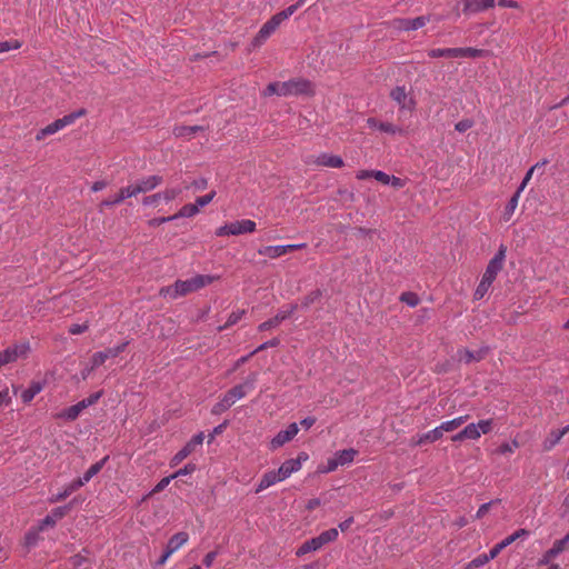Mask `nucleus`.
Masks as SVG:
<instances>
[{
	"label": "nucleus",
	"mask_w": 569,
	"mask_h": 569,
	"mask_svg": "<svg viewBox=\"0 0 569 569\" xmlns=\"http://www.w3.org/2000/svg\"><path fill=\"white\" fill-rule=\"evenodd\" d=\"M218 277L210 274H196L194 277L186 280H177L172 286L161 290V293L166 292L172 299L178 297L187 296L191 292L198 291L199 289L211 284Z\"/></svg>",
	"instance_id": "nucleus-1"
},
{
	"label": "nucleus",
	"mask_w": 569,
	"mask_h": 569,
	"mask_svg": "<svg viewBox=\"0 0 569 569\" xmlns=\"http://www.w3.org/2000/svg\"><path fill=\"white\" fill-rule=\"evenodd\" d=\"M258 379L257 372H251L243 383L228 390L223 397L212 407V415H220L228 410L238 399L243 398L248 390H252Z\"/></svg>",
	"instance_id": "nucleus-2"
},
{
	"label": "nucleus",
	"mask_w": 569,
	"mask_h": 569,
	"mask_svg": "<svg viewBox=\"0 0 569 569\" xmlns=\"http://www.w3.org/2000/svg\"><path fill=\"white\" fill-rule=\"evenodd\" d=\"M488 51L477 48H437L428 51L430 58H482Z\"/></svg>",
	"instance_id": "nucleus-3"
},
{
	"label": "nucleus",
	"mask_w": 569,
	"mask_h": 569,
	"mask_svg": "<svg viewBox=\"0 0 569 569\" xmlns=\"http://www.w3.org/2000/svg\"><path fill=\"white\" fill-rule=\"evenodd\" d=\"M87 114V110L81 108L77 111H73L69 114L63 116L60 119L54 120L50 124L46 126L44 128L40 129L36 134V140L40 141L44 139L47 136L54 134L56 132L60 131L67 126L72 124L77 119L83 117Z\"/></svg>",
	"instance_id": "nucleus-4"
},
{
	"label": "nucleus",
	"mask_w": 569,
	"mask_h": 569,
	"mask_svg": "<svg viewBox=\"0 0 569 569\" xmlns=\"http://www.w3.org/2000/svg\"><path fill=\"white\" fill-rule=\"evenodd\" d=\"M31 351L30 342L13 343L0 352V368L16 362L18 359H27Z\"/></svg>",
	"instance_id": "nucleus-5"
},
{
	"label": "nucleus",
	"mask_w": 569,
	"mask_h": 569,
	"mask_svg": "<svg viewBox=\"0 0 569 569\" xmlns=\"http://www.w3.org/2000/svg\"><path fill=\"white\" fill-rule=\"evenodd\" d=\"M256 230V222L249 219L226 223L216 230L217 237L239 236L251 233Z\"/></svg>",
	"instance_id": "nucleus-6"
},
{
	"label": "nucleus",
	"mask_w": 569,
	"mask_h": 569,
	"mask_svg": "<svg viewBox=\"0 0 569 569\" xmlns=\"http://www.w3.org/2000/svg\"><path fill=\"white\" fill-rule=\"evenodd\" d=\"M311 83L305 79H290L284 82H280V96H298L309 93Z\"/></svg>",
	"instance_id": "nucleus-7"
},
{
	"label": "nucleus",
	"mask_w": 569,
	"mask_h": 569,
	"mask_svg": "<svg viewBox=\"0 0 569 569\" xmlns=\"http://www.w3.org/2000/svg\"><path fill=\"white\" fill-rule=\"evenodd\" d=\"M506 247L503 244L500 246L498 252L490 259L486 271L481 279L492 283L503 267L505 258H506Z\"/></svg>",
	"instance_id": "nucleus-8"
},
{
	"label": "nucleus",
	"mask_w": 569,
	"mask_h": 569,
	"mask_svg": "<svg viewBox=\"0 0 569 569\" xmlns=\"http://www.w3.org/2000/svg\"><path fill=\"white\" fill-rule=\"evenodd\" d=\"M390 98L399 106L400 110L411 112L416 108V100L405 86L395 87L390 91Z\"/></svg>",
	"instance_id": "nucleus-9"
},
{
	"label": "nucleus",
	"mask_w": 569,
	"mask_h": 569,
	"mask_svg": "<svg viewBox=\"0 0 569 569\" xmlns=\"http://www.w3.org/2000/svg\"><path fill=\"white\" fill-rule=\"evenodd\" d=\"M162 182H163L162 176L152 174V176H148V177L138 179L134 183L129 184V188H130L133 197H136L139 193H146V192L154 190Z\"/></svg>",
	"instance_id": "nucleus-10"
},
{
	"label": "nucleus",
	"mask_w": 569,
	"mask_h": 569,
	"mask_svg": "<svg viewBox=\"0 0 569 569\" xmlns=\"http://www.w3.org/2000/svg\"><path fill=\"white\" fill-rule=\"evenodd\" d=\"M128 345H129V341H124L116 347L108 348L103 351L94 352L90 359V362H92V368L100 367L109 358L118 357L121 352H123L126 350Z\"/></svg>",
	"instance_id": "nucleus-11"
},
{
	"label": "nucleus",
	"mask_w": 569,
	"mask_h": 569,
	"mask_svg": "<svg viewBox=\"0 0 569 569\" xmlns=\"http://www.w3.org/2000/svg\"><path fill=\"white\" fill-rule=\"evenodd\" d=\"M429 21L430 18L428 16H420L415 19L396 18L391 21V26L398 30L410 31L425 27Z\"/></svg>",
	"instance_id": "nucleus-12"
},
{
	"label": "nucleus",
	"mask_w": 569,
	"mask_h": 569,
	"mask_svg": "<svg viewBox=\"0 0 569 569\" xmlns=\"http://www.w3.org/2000/svg\"><path fill=\"white\" fill-rule=\"evenodd\" d=\"M569 546V532L561 539L556 540L550 549H548L538 561V566L551 565L552 559L567 549Z\"/></svg>",
	"instance_id": "nucleus-13"
},
{
	"label": "nucleus",
	"mask_w": 569,
	"mask_h": 569,
	"mask_svg": "<svg viewBox=\"0 0 569 569\" xmlns=\"http://www.w3.org/2000/svg\"><path fill=\"white\" fill-rule=\"evenodd\" d=\"M203 439H204V435H203V432H199V433L194 435V436L190 439V441H188V442L186 443V446H184L182 449H180V450H179V451L173 456V458H172V460H171V465H172V466H176V465L180 463L181 461H183V460H184L189 455H191V453L194 451V449H196V447H197V446L202 445Z\"/></svg>",
	"instance_id": "nucleus-14"
},
{
	"label": "nucleus",
	"mask_w": 569,
	"mask_h": 569,
	"mask_svg": "<svg viewBox=\"0 0 569 569\" xmlns=\"http://www.w3.org/2000/svg\"><path fill=\"white\" fill-rule=\"evenodd\" d=\"M297 305H290L287 310H279V312L273 317L263 321L258 326L259 331H267L272 328L278 327L282 321L287 320L292 316V313L297 310Z\"/></svg>",
	"instance_id": "nucleus-15"
},
{
	"label": "nucleus",
	"mask_w": 569,
	"mask_h": 569,
	"mask_svg": "<svg viewBox=\"0 0 569 569\" xmlns=\"http://www.w3.org/2000/svg\"><path fill=\"white\" fill-rule=\"evenodd\" d=\"M308 460L306 452H300L296 459L286 460L278 469L280 477L284 480L293 472L301 469L302 461Z\"/></svg>",
	"instance_id": "nucleus-16"
},
{
	"label": "nucleus",
	"mask_w": 569,
	"mask_h": 569,
	"mask_svg": "<svg viewBox=\"0 0 569 569\" xmlns=\"http://www.w3.org/2000/svg\"><path fill=\"white\" fill-rule=\"evenodd\" d=\"M71 505L53 508L39 523V530H46L48 527H54L57 521L67 516Z\"/></svg>",
	"instance_id": "nucleus-17"
},
{
	"label": "nucleus",
	"mask_w": 569,
	"mask_h": 569,
	"mask_svg": "<svg viewBox=\"0 0 569 569\" xmlns=\"http://www.w3.org/2000/svg\"><path fill=\"white\" fill-rule=\"evenodd\" d=\"M302 3H303V0H299L295 4L289 6L284 10L272 16L268 20V23L271 24L273 27V29H277L284 20H287L289 17H291L298 10V8H300L302 6Z\"/></svg>",
	"instance_id": "nucleus-18"
},
{
	"label": "nucleus",
	"mask_w": 569,
	"mask_h": 569,
	"mask_svg": "<svg viewBox=\"0 0 569 569\" xmlns=\"http://www.w3.org/2000/svg\"><path fill=\"white\" fill-rule=\"evenodd\" d=\"M495 6V0H465L463 13H477L490 9Z\"/></svg>",
	"instance_id": "nucleus-19"
},
{
	"label": "nucleus",
	"mask_w": 569,
	"mask_h": 569,
	"mask_svg": "<svg viewBox=\"0 0 569 569\" xmlns=\"http://www.w3.org/2000/svg\"><path fill=\"white\" fill-rule=\"evenodd\" d=\"M280 481H283V479L280 477V473L278 470L277 471H274V470L267 471L261 477L259 483L256 487L254 492L259 493V492L266 490L267 488L271 487L272 485L280 482Z\"/></svg>",
	"instance_id": "nucleus-20"
},
{
	"label": "nucleus",
	"mask_w": 569,
	"mask_h": 569,
	"mask_svg": "<svg viewBox=\"0 0 569 569\" xmlns=\"http://www.w3.org/2000/svg\"><path fill=\"white\" fill-rule=\"evenodd\" d=\"M367 126L371 129H378L382 132L390 133V134L403 132V130L400 127L395 126L390 122L379 121L378 119L372 118V117L367 119Z\"/></svg>",
	"instance_id": "nucleus-21"
},
{
	"label": "nucleus",
	"mask_w": 569,
	"mask_h": 569,
	"mask_svg": "<svg viewBox=\"0 0 569 569\" xmlns=\"http://www.w3.org/2000/svg\"><path fill=\"white\" fill-rule=\"evenodd\" d=\"M569 432V425L563 427L562 429H553L549 432L546 439L542 442L543 450H551L561 438Z\"/></svg>",
	"instance_id": "nucleus-22"
},
{
	"label": "nucleus",
	"mask_w": 569,
	"mask_h": 569,
	"mask_svg": "<svg viewBox=\"0 0 569 569\" xmlns=\"http://www.w3.org/2000/svg\"><path fill=\"white\" fill-rule=\"evenodd\" d=\"M315 163L321 167L329 168H341L345 163L340 156L330 154V153H321L317 157Z\"/></svg>",
	"instance_id": "nucleus-23"
},
{
	"label": "nucleus",
	"mask_w": 569,
	"mask_h": 569,
	"mask_svg": "<svg viewBox=\"0 0 569 569\" xmlns=\"http://www.w3.org/2000/svg\"><path fill=\"white\" fill-rule=\"evenodd\" d=\"M489 349L487 347L481 348L477 351H471L468 349L458 350V355L460 356V360H463L466 363H470L472 361H481L487 356Z\"/></svg>",
	"instance_id": "nucleus-24"
},
{
	"label": "nucleus",
	"mask_w": 569,
	"mask_h": 569,
	"mask_svg": "<svg viewBox=\"0 0 569 569\" xmlns=\"http://www.w3.org/2000/svg\"><path fill=\"white\" fill-rule=\"evenodd\" d=\"M133 197L129 186L127 187H123L119 190L118 193H116L113 197H110L108 199H104L100 207L103 208V207H111V206H116V204H119L121 203L122 201H124L126 199L128 198H131Z\"/></svg>",
	"instance_id": "nucleus-25"
},
{
	"label": "nucleus",
	"mask_w": 569,
	"mask_h": 569,
	"mask_svg": "<svg viewBox=\"0 0 569 569\" xmlns=\"http://www.w3.org/2000/svg\"><path fill=\"white\" fill-rule=\"evenodd\" d=\"M189 539V535L186 531H180L173 535L166 547V550L171 555L183 546Z\"/></svg>",
	"instance_id": "nucleus-26"
},
{
	"label": "nucleus",
	"mask_w": 569,
	"mask_h": 569,
	"mask_svg": "<svg viewBox=\"0 0 569 569\" xmlns=\"http://www.w3.org/2000/svg\"><path fill=\"white\" fill-rule=\"evenodd\" d=\"M276 30L268 21L263 23L251 42L252 47L258 48L262 46Z\"/></svg>",
	"instance_id": "nucleus-27"
},
{
	"label": "nucleus",
	"mask_w": 569,
	"mask_h": 569,
	"mask_svg": "<svg viewBox=\"0 0 569 569\" xmlns=\"http://www.w3.org/2000/svg\"><path fill=\"white\" fill-rule=\"evenodd\" d=\"M441 438L440 431L437 428L423 433L418 435L411 439V446H422L427 442H435Z\"/></svg>",
	"instance_id": "nucleus-28"
},
{
	"label": "nucleus",
	"mask_w": 569,
	"mask_h": 569,
	"mask_svg": "<svg viewBox=\"0 0 569 569\" xmlns=\"http://www.w3.org/2000/svg\"><path fill=\"white\" fill-rule=\"evenodd\" d=\"M84 402L79 401L78 403L68 407L64 409L59 417L63 418L67 421H74L80 413L84 410Z\"/></svg>",
	"instance_id": "nucleus-29"
},
{
	"label": "nucleus",
	"mask_w": 569,
	"mask_h": 569,
	"mask_svg": "<svg viewBox=\"0 0 569 569\" xmlns=\"http://www.w3.org/2000/svg\"><path fill=\"white\" fill-rule=\"evenodd\" d=\"M43 389V385L39 381H32L30 386L22 391L21 399L24 403H29L33 398L40 393Z\"/></svg>",
	"instance_id": "nucleus-30"
},
{
	"label": "nucleus",
	"mask_w": 569,
	"mask_h": 569,
	"mask_svg": "<svg viewBox=\"0 0 569 569\" xmlns=\"http://www.w3.org/2000/svg\"><path fill=\"white\" fill-rule=\"evenodd\" d=\"M202 130L201 126H177L173 128V134L177 138H190Z\"/></svg>",
	"instance_id": "nucleus-31"
},
{
	"label": "nucleus",
	"mask_w": 569,
	"mask_h": 569,
	"mask_svg": "<svg viewBox=\"0 0 569 569\" xmlns=\"http://www.w3.org/2000/svg\"><path fill=\"white\" fill-rule=\"evenodd\" d=\"M321 548V542L318 541L317 537H313L305 541L296 551L297 557H302L308 552L317 551Z\"/></svg>",
	"instance_id": "nucleus-32"
},
{
	"label": "nucleus",
	"mask_w": 569,
	"mask_h": 569,
	"mask_svg": "<svg viewBox=\"0 0 569 569\" xmlns=\"http://www.w3.org/2000/svg\"><path fill=\"white\" fill-rule=\"evenodd\" d=\"M81 487V482L80 481H72L71 483H69L64 489L63 491L52 496L49 501L51 503H54V502H60V501H63L67 497H69L72 492H74L76 490H78L79 488Z\"/></svg>",
	"instance_id": "nucleus-33"
},
{
	"label": "nucleus",
	"mask_w": 569,
	"mask_h": 569,
	"mask_svg": "<svg viewBox=\"0 0 569 569\" xmlns=\"http://www.w3.org/2000/svg\"><path fill=\"white\" fill-rule=\"evenodd\" d=\"M107 459H108V457H106L102 460L90 466V468L83 473V476L81 478L77 479L76 481H80L81 487L84 483L89 482L93 476H96L98 472H100V470L102 469Z\"/></svg>",
	"instance_id": "nucleus-34"
},
{
	"label": "nucleus",
	"mask_w": 569,
	"mask_h": 569,
	"mask_svg": "<svg viewBox=\"0 0 569 569\" xmlns=\"http://www.w3.org/2000/svg\"><path fill=\"white\" fill-rule=\"evenodd\" d=\"M357 455H358V451L353 448L343 449V450L337 451L335 453V456L338 459V463H340V466L351 463L355 460V457Z\"/></svg>",
	"instance_id": "nucleus-35"
},
{
	"label": "nucleus",
	"mask_w": 569,
	"mask_h": 569,
	"mask_svg": "<svg viewBox=\"0 0 569 569\" xmlns=\"http://www.w3.org/2000/svg\"><path fill=\"white\" fill-rule=\"evenodd\" d=\"M258 253L260 256L268 257L270 259H276L283 256V249L280 246H266L258 249Z\"/></svg>",
	"instance_id": "nucleus-36"
},
{
	"label": "nucleus",
	"mask_w": 569,
	"mask_h": 569,
	"mask_svg": "<svg viewBox=\"0 0 569 569\" xmlns=\"http://www.w3.org/2000/svg\"><path fill=\"white\" fill-rule=\"evenodd\" d=\"M291 437L286 432V430L279 431L270 441V449L276 450L282 447L284 443L289 442Z\"/></svg>",
	"instance_id": "nucleus-37"
},
{
	"label": "nucleus",
	"mask_w": 569,
	"mask_h": 569,
	"mask_svg": "<svg viewBox=\"0 0 569 569\" xmlns=\"http://www.w3.org/2000/svg\"><path fill=\"white\" fill-rule=\"evenodd\" d=\"M519 197H520V194H518V191L516 190V192L510 198V200L508 201V203L505 208V211H503V220L505 221H509L511 219V217L518 206Z\"/></svg>",
	"instance_id": "nucleus-38"
},
{
	"label": "nucleus",
	"mask_w": 569,
	"mask_h": 569,
	"mask_svg": "<svg viewBox=\"0 0 569 569\" xmlns=\"http://www.w3.org/2000/svg\"><path fill=\"white\" fill-rule=\"evenodd\" d=\"M491 559H495L493 556L491 555V552L489 551V553H481L479 555L478 557H476L473 560H471L466 569H479L481 567H483L488 561H490Z\"/></svg>",
	"instance_id": "nucleus-39"
},
{
	"label": "nucleus",
	"mask_w": 569,
	"mask_h": 569,
	"mask_svg": "<svg viewBox=\"0 0 569 569\" xmlns=\"http://www.w3.org/2000/svg\"><path fill=\"white\" fill-rule=\"evenodd\" d=\"M199 212L198 206L194 203L184 204L177 213L172 214V217L178 218H191Z\"/></svg>",
	"instance_id": "nucleus-40"
},
{
	"label": "nucleus",
	"mask_w": 569,
	"mask_h": 569,
	"mask_svg": "<svg viewBox=\"0 0 569 569\" xmlns=\"http://www.w3.org/2000/svg\"><path fill=\"white\" fill-rule=\"evenodd\" d=\"M548 163L547 160H542L541 162H537L535 166H532L526 173L525 178L522 179V182L520 183V186L518 187L517 191H518V194H521V192L525 190L527 183L530 181L535 170L537 169H540L542 167H545L546 164Z\"/></svg>",
	"instance_id": "nucleus-41"
},
{
	"label": "nucleus",
	"mask_w": 569,
	"mask_h": 569,
	"mask_svg": "<svg viewBox=\"0 0 569 569\" xmlns=\"http://www.w3.org/2000/svg\"><path fill=\"white\" fill-rule=\"evenodd\" d=\"M339 536V532L336 528L328 529L322 531L319 536H317L318 541L321 542V548L332 541H336Z\"/></svg>",
	"instance_id": "nucleus-42"
},
{
	"label": "nucleus",
	"mask_w": 569,
	"mask_h": 569,
	"mask_svg": "<svg viewBox=\"0 0 569 569\" xmlns=\"http://www.w3.org/2000/svg\"><path fill=\"white\" fill-rule=\"evenodd\" d=\"M244 313H246L244 310H238V311L231 312L230 316L228 317L227 322L224 325L218 327V331L221 332V331L228 329L229 327L238 323L240 321V319L244 316Z\"/></svg>",
	"instance_id": "nucleus-43"
},
{
	"label": "nucleus",
	"mask_w": 569,
	"mask_h": 569,
	"mask_svg": "<svg viewBox=\"0 0 569 569\" xmlns=\"http://www.w3.org/2000/svg\"><path fill=\"white\" fill-rule=\"evenodd\" d=\"M41 530H39V527L38 528H32L30 530H28L24 535V546L30 549L34 546H37L38 541H39V532Z\"/></svg>",
	"instance_id": "nucleus-44"
},
{
	"label": "nucleus",
	"mask_w": 569,
	"mask_h": 569,
	"mask_svg": "<svg viewBox=\"0 0 569 569\" xmlns=\"http://www.w3.org/2000/svg\"><path fill=\"white\" fill-rule=\"evenodd\" d=\"M399 299L401 302L408 305L409 307H416L420 302L418 295L411 291L402 292Z\"/></svg>",
	"instance_id": "nucleus-45"
},
{
	"label": "nucleus",
	"mask_w": 569,
	"mask_h": 569,
	"mask_svg": "<svg viewBox=\"0 0 569 569\" xmlns=\"http://www.w3.org/2000/svg\"><path fill=\"white\" fill-rule=\"evenodd\" d=\"M462 431L466 439L477 440L480 438V430L477 427V423H469L462 429Z\"/></svg>",
	"instance_id": "nucleus-46"
},
{
	"label": "nucleus",
	"mask_w": 569,
	"mask_h": 569,
	"mask_svg": "<svg viewBox=\"0 0 569 569\" xmlns=\"http://www.w3.org/2000/svg\"><path fill=\"white\" fill-rule=\"evenodd\" d=\"M322 296L321 290L316 289L311 292H309L301 301V306L303 308L310 307L312 303H315L317 300H319Z\"/></svg>",
	"instance_id": "nucleus-47"
},
{
	"label": "nucleus",
	"mask_w": 569,
	"mask_h": 569,
	"mask_svg": "<svg viewBox=\"0 0 569 569\" xmlns=\"http://www.w3.org/2000/svg\"><path fill=\"white\" fill-rule=\"evenodd\" d=\"M491 284L492 283L481 279L480 283L476 288V291H475V295H473L475 299L476 300L482 299L485 297V295L488 292V290H489Z\"/></svg>",
	"instance_id": "nucleus-48"
},
{
	"label": "nucleus",
	"mask_w": 569,
	"mask_h": 569,
	"mask_svg": "<svg viewBox=\"0 0 569 569\" xmlns=\"http://www.w3.org/2000/svg\"><path fill=\"white\" fill-rule=\"evenodd\" d=\"M181 188H167L160 192L161 199L166 200L167 202L172 201L181 193Z\"/></svg>",
	"instance_id": "nucleus-49"
},
{
	"label": "nucleus",
	"mask_w": 569,
	"mask_h": 569,
	"mask_svg": "<svg viewBox=\"0 0 569 569\" xmlns=\"http://www.w3.org/2000/svg\"><path fill=\"white\" fill-rule=\"evenodd\" d=\"M22 43L19 40L2 41L0 42V53L20 49Z\"/></svg>",
	"instance_id": "nucleus-50"
},
{
	"label": "nucleus",
	"mask_w": 569,
	"mask_h": 569,
	"mask_svg": "<svg viewBox=\"0 0 569 569\" xmlns=\"http://www.w3.org/2000/svg\"><path fill=\"white\" fill-rule=\"evenodd\" d=\"M500 502H501V500H500V499H493V500H491V501H489V502H486V503L481 505V506L479 507V509H478L477 513H476V518H477V519L482 518L485 515H487V512L490 510V508H491L492 506L499 505Z\"/></svg>",
	"instance_id": "nucleus-51"
},
{
	"label": "nucleus",
	"mask_w": 569,
	"mask_h": 569,
	"mask_svg": "<svg viewBox=\"0 0 569 569\" xmlns=\"http://www.w3.org/2000/svg\"><path fill=\"white\" fill-rule=\"evenodd\" d=\"M280 345V339L279 338H272L271 340H268L263 343H261L260 346H258L253 351H251V355H256L260 351H263L268 348H276Z\"/></svg>",
	"instance_id": "nucleus-52"
},
{
	"label": "nucleus",
	"mask_w": 569,
	"mask_h": 569,
	"mask_svg": "<svg viewBox=\"0 0 569 569\" xmlns=\"http://www.w3.org/2000/svg\"><path fill=\"white\" fill-rule=\"evenodd\" d=\"M477 427L479 428L480 430V436L483 433V435H487L489 432H491L492 430V427H493V420L492 419H486V420H480L478 423H477Z\"/></svg>",
	"instance_id": "nucleus-53"
},
{
	"label": "nucleus",
	"mask_w": 569,
	"mask_h": 569,
	"mask_svg": "<svg viewBox=\"0 0 569 569\" xmlns=\"http://www.w3.org/2000/svg\"><path fill=\"white\" fill-rule=\"evenodd\" d=\"M510 545H511L510 540L508 539V537H506L499 543L495 545L491 548L490 552L493 556V558H496L505 548H507Z\"/></svg>",
	"instance_id": "nucleus-54"
},
{
	"label": "nucleus",
	"mask_w": 569,
	"mask_h": 569,
	"mask_svg": "<svg viewBox=\"0 0 569 569\" xmlns=\"http://www.w3.org/2000/svg\"><path fill=\"white\" fill-rule=\"evenodd\" d=\"M436 428L438 429V431H440L441 437L443 436V432H451V431L458 429L457 423L455 422L453 419L445 421Z\"/></svg>",
	"instance_id": "nucleus-55"
},
{
	"label": "nucleus",
	"mask_w": 569,
	"mask_h": 569,
	"mask_svg": "<svg viewBox=\"0 0 569 569\" xmlns=\"http://www.w3.org/2000/svg\"><path fill=\"white\" fill-rule=\"evenodd\" d=\"M518 446L519 445L516 440H513L511 443L503 442L502 445L499 446L498 452L501 455L511 453L515 451L516 448H518Z\"/></svg>",
	"instance_id": "nucleus-56"
},
{
	"label": "nucleus",
	"mask_w": 569,
	"mask_h": 569,
	"mask_svg": "<svg viewBox=\"0 0 569 569\" xmlns=\"http://www.w3.org/2000/svg\"><path fill=\"white\" fill-rule=\"evenodd\" d=\"M272 94L280 96V82H270L263 90L264 97H269Z\"/></svg>",
	"instance_id": "nucleus-57"
},
{
	"label": "nucleus",
	"mask_w": 569,
	"mask_h": 569,
	"mask_svg": "<svg viewBox=\"0 0 569 569\" xmlns=\"http://www.w3.org/2000/svg\"><path fill=\"white\" fill-rule=\"evenodd\" d=\"M102 391H97L94 393H91L88 398H84L81 400V402H84V408L87 409L90 406H93L99 401V399L102 397Z\"/></svg>",
	"instance_id": "nucleus-58"
},
{
	"label": "nucleus",
	"mask_w": 569,
	"mask_h": 569,
	"mask_svg": "<svg viewBox=\"0 0 569 569\" xmlns=\"http://www.w3.org/2000/svg\"><path fill=\"white\" fill-rule=\"evenodd\" d=\"M214 196H216V191H211V192H209V193H208V194H206V196L198 197V198L196 199L194 204H197V206H198V209H199L200 207H204V206H207L208 203H210V202L212 201V199L214 198Z\"/></svg>",
	"instance_id": "nucleus-59"
},
{
	"label": "nucleus",
	"mask_w": 569,
	"mask_h": 569,
	"mask_svg": "<svg viewBox=\"0 0 569 569\" xmlns=\"http://www.w3.org/2000/svg\"><path fill=\"white\" fill-rule=\"evenodd\" d=\"M196 470L194 463H187L183 468L179 469L177 472L172 475L173 479L180 476L190 475Z\"/></svg>",
	"instance_id": "nucleus-60"
},
{
	"label": "nucleus",
	"mask_w": 569,
	"mask_h": 569,
	"mask_svg": "<svg viewBox=\"0 0 569 569\" xmlns=\"http://www.w3.org/2000/svg\"><path fill=\"white\" fill-rule=\"evenodd\" d=\"M473 126V121L470 119H462L456 123L455 128L459 132H466Z\"/></svg>",
	"instance_id": "nucleus-61"
},
{
	"label": "nucleus",
	"mask_w": 569,
	"mask_h": 569,
	"mask_svg": "<svg viewBox=\"0 0 569 569\" xmlns=\"http://www.w3.org/2000/svg\"><path fill=\"white\" fill-rule=\"evenodd\" d=\"M176 220V217H172V216H169V217H159V218H153V219H150L148 221V224L152 228L154 227H158L164 222H169V221H173Z\"/></svg>",
	"instance_id": "nucleus-62"
},
{
	"label": "nucleus",
	"mask_w": 569,
	"mask_h": 569,
	"mask_svg": "<svg viewBox=\"0 0 569 569\" xmlns=\"http://www.w3.org/2000/svg\"><path fill=\"white\" fill-rule=\"evenodd\" d=\"M161 200L160 192L153 193L151 196H147L142 199L143 206H156Z\"/></svg>",
	"instance_id": "nucleus-63"
},
{
	"label": "nucleus",
	"mask_w": 569,
	"mask_h": 569,
	"mask_svg": "<svg viewBox=\"0 0 569 569\" xmlns=\"http://www.w3.org/2000/svg\"><path fill=\"white\" fill-rule=\"evenodd\" d=\"M88 328L89 327L86 323H82V325L74 323V325L70 326L69 333H71V335H81V333L86 332L88 330Z\"/></svg>",
	"instance_id": "nucleus-64"
}]
</instances>
